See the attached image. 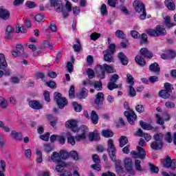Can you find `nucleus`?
Returning a JSON list of instances; mask_svg holds the SVG:
<instances>
[{
	"label": "nucleus",
	"instance_id": "nucleus-1",
	"mask_svg": "<svg viewBox=\"0 0 176 176\" xmlns=\"http://www.w3.org/2000/svg\"><path fill=\"white\" fill-rule=\"evenodd\" d=\"M133 7L135 12L140 13V19L145 20L146 19V10L145 9V5L142 1L136 0L133 2Z\"/></svg>",
	"mask_w": 176,
	"mask_h": 176
},
{
	"label": "nucleus",
	"instance_id": "nucleus-2",
	"mask_svg": "<svg viewBox=\"0 0 176 176\" xmlns=\"http://www.w3.org/2000/svg\"><path fill=\"white\" fill-rule=\"evenodd\" d=\"M50 5L54 8L55 10L58 13H63V19L68 17V14L64 10V6H63V1L61 0H50Z\"/></svg>",
	"mask_w": 176,
	"mask_h": 176
},
{
	"label": "nucleus",
	"instance_id": "nucleus-3",
	"mask_svg": "<svg viewBox=\"0 0 176 176\" xmlns=\"http://www.w3.org/2000/svg\"><path fill=\"white\" fill-rule=\"evenodd\" d=\"M146 32L149 36H164L167 34L166 29L160 25H157L155 30H148Z\"/></svg>",
	"mask_w": 176,
	"mask_h": 176
},
{
	"label": "nucleus",
	"instance_id": "nucleus-4",
	"mask_svg": "<svg viewBox=\"0 0 176 176\" xmlns=\"http://www.w3.org/2000/svg\"><path fill=\"white\" fill-rule=\"evenodd\" d=\"M115 49H116V45H115V44H110L109 48L103 51L104 61L113 63V56L112 55L115 53Z\"/></svg>",
	"mask_w": 176,
	"mask_h": 176
},
{
	"label": "nucleus",
	"instance_id": "nucleus-5",
	"mask_svg": "<svg viewBox=\"0 0 176 176\" xmlns=\"http://www.w3.org/2000/svg\"><path fill=\"white\" fill-rule=\"evenodd\" d=\"M107 152L110 156V159L113 162H116V147H115L112 139H109L107 142Z\"/></svg>",
	"mask_w": 176,
	"mask_h": 176
},
{
	"label": "nucleus",
	"instance_id": "nucleus-6",
	"mask_svg": "<svg viewBox=\"0 0 176 176\" xmlns=\"http://www.w3.org/2000/svg\"><path fill=\"white\" fill-rule=\"evenodd\" d=\"M119 78V75L118 74H113L110 77V82L107 85L109 90H113V89L122 88V84H116Z\"/></svg>",
	"mask_w": 176,
	"mask_h": 176
},
{
	"label": "nucleus",
	"instance_id": "nucleus-7",
	"mask_svg": "<svg viewBox=\"0 0 176 176\" xmlns=\"http://www.w3.org/2000/svg\"><path fill=\"white\" fill-rule=\"evenodd\" d=\"M54 96L55 97V101L58 105V107L63 109L67 104H68V101H67V99L65 98H62V95L60 93L55 92L54 94Z\"/></svg>",
	"mask_w": 176,
	"mask_h": 176
},
{
	"label": "nucleus",
	"instance_id": "nucleus-8",
	"mask_svg": "<svg viewBox=\"0 0 176 176\" xmlns=\"http://www.w3.org/2000/svg\"><path fill=\"white\" fill-rule=\"evenodd\" d=\"M137 149L138 152L134 151L131 152L132 157H133V159H142V160H144V159H145V156H146L145 149L140 146L137 147Z\"/></svg>",
	"mask_w": 176,
	"mask_h": 176
},
{
	"label": "nucleus",
	"instance_id": "nucleus-9",
	"mask_svg": "<svg viewBox=\"0 0 176 176\" xmlns=\"http://www.w3.org/2000/svg\"><path fill=\"white\" fill-rule=\"evenodd\" d=\"M163 166L164 167H166V168H171L172 170H175L176 168V160H171V157L170 156H166L163 162Z\"/></svg>",
	"mask_w": 176,
	"mask_h": 176
},
{
	"label": "nucleus",
	"instance_id": "nucleus-10",
	"mask_svg": "<svg viewBox=\"0 0 176 176\" xmlns=\"http://www.w3.org/2000/svg\"><path fill=\"white\" fill-rule=\"evenodd\" d=\"M124 115L126 116L130 124H134V120L137 119V115L133 111H124Z\"/></svg>",
	"mask_w": 176,
	"mask_h": 176
},
{
	"label": "nucleus",
	"instance_id": "nucleus-11",
	"mask_svg": "<svg viewBox=\"0 0 176 176\" xmlns=\"http://www.w3.org/2000/svg\"><path fill=\"white\" fill-rule=\"evenodd\" d=\"M65 126L67 129H70L72 131H78V122L75 120H69L66 122Z\"/></svg>",
	"mask_w": 176,
	"mask_h": 176
},
{
	"label": "nucleus",
	"instance_id": "nucleus-12",
	"mask_svg": "<svg viewBox=\"0 0 176 176\" xmlns=\"http://www.w3.org/2000/svg\"><path fill=\"white\" fill-rule=\"evenodd\" d=\"M140 124L144 130H151L152 131H157L158 128L153 126L150 124H148L142 120L140 121Z\"/></svg>",
	"mask_w": 176,
	"mask_h": 176
},
{
	"label": "nucleus",
	"instance_id": "nucleus-13",
	"mask_svg": "<svg viewBox=\"0 0 176 176\" xmlns=\"http://www.w3.org/2000/svg\"><path fill=\"white\" fill-rule=\"evenodd\" d=\"M10 17V12L3 7L0 8V19L8 20Z\"/></svg>",
	"mask_w": 176,
	"mask_h": 176
},
{
	"label": "nucleus",
	"instance_id": "nucleus-14",
	"mask_svg": "<svg viewBox=\"0 0 176 176\" xmlns=\"http://www.w3.org/2000/svg\"><path fill=\"white\" fill-rule=\"evenodd\" d=\"M29 106L33 109H42L43 108V104L38 100H30L29 102Z\"/></svg>",
	"mask_w": 176,
	"mask_h": 176
},
{
	"label": "nucleus",
	"instance_id": "nucleus-15",
	"mask_svg": "<svg viewBox=\"0 0 176 176\" xmlns=\"http://www.w3.org/2000/svg\"><path fill=\"white\" fill-rule=\"evenodd\" d=\"M124 167L128 173L133 171V160L131 158H126L124 161Z\"/></svg>",
	"mask_w": 176,
	"mask_h": 176
},
{
	"label": "nucleus",
	"instance_id": "nucleus-16",
	"mask_svg": "<svg viewBox=\"0 0 176 176\" xmlns=\"http://www.w3.org/2000/svg\"><path fill=\"white\" fill-rule=\"evenodd\" d=\"M104 102V94L99 92L96 95L95 104L96 105H102Z\"/></svg>",
	"mask_w": 176,
	"mask_h": 176
},
{
	"label": "nucleus",
	"instance_id": "nucleus-17",
	"mask_svg": "<svg viewBox=\"0 0 176 176\" xmlns=\"http://www.w3.org/2000/svg\"><path fill=\"white\" fill-rule=\"evenodd\" d=\"M164 143L163 142H156L153 141L151 144V148H152L154 151H159L163 148Z\"/></svg>",
	"mask_w": 176,
	"mask_h": 176
},
{
	"label": "nucleus",
	"instance_id": "nucleus-18",
	"mask_svg": "<svg viewBox=\"0 0 176 176\" xmlns=\"http://www.w3.org/2000/svg\"><path fill=\"white\" fill-rule=\"evenodd\" d=\"M51 160L58 164V163H63L61 161V157L60 156V153L57 152H53L51 155Z\"/></svg>",
	"mask_w": 176,
	"mask_h": 176
},
{
	"label": "nucleus",
	"instance_id": "nucleus-19",
	"mask_svg": "<svg viewBox=\"0 0 176 176\" xmlns=\"http://www.w3.org/2000/svg\"><path fill=\"white\" fill-rule=\"evenodd\" d=\"M99 68L101 69V71H102V69H105L107 74H113L114 72H116V71L115 70V69H113V67L107 64L100 65Z\"/></svg>",
	"mask_w": 176,
	"mask_h": 176
},
{
	"label": "nucleus",
	"instance_id": "nucleus-20",
	"mask_svg": "<svg viewBox=\"0 0 176 176\" xmlns=\"http://www.w3.org/2000/svg\"><path fill=\"white\" fill-rule=\"evenodd\" d=\"M10 137L16 140V141H23V135L20 132L16 131H12L10 133Z\"/></svg>",
	"mask_w": 176,
	"mask_h": 176
},
{
	"label": "nucleus",
	"instance_id": "nucleus-21",
	"mask_svg": "<svg viewBox=\"0 0 176 176\" xmlns=\"http://www.w3.org/2000/svg\"><path fill=\"white\" fill-rule=\"evenodd\" d=\"M140 53L142 56L145 57V58H152V57H153V54L146 48H142L140 50Z\"/></svg>",
	"mask_w": 176,
	"mask_h": 176
},
{
	"label": "nucleus",
	"instance_id": "nucleus-22",
	"mask_svg": "<svg viewBox=\"0 0 176 176\" xmlns=\"http://www.w3.org/2000/svg\"><path fill=\"white\" fill-rule=\"evenodd\" d=\"M100 133H98L97 131H94L89 133V141H100Z\"/></svg>",
	"mask_w": 176,
	"mask_h": 176
},
{
	"label": "nucleus",
	"instance_id": "nucleus-23",
	"mask_svg": "<svg viewBox=\"0 0 176 176\" xmlns=\"http://www.w3.org/2000/svg\"><path fill=\"white\" fill-rule=\"evenodd\" d=\"M5 68H8V63H6L5 55L0 54V69H5Z\"/></svg>",
	"mask_w": 176,
	"mask_h": 176
},
{
	"label": "nucleus",
	"instance_id": "nucleus-24",
	"mask_svg": "<svg viewBox=\"0 0 176 176\" xmlns=\"http://www.w3.org/2000/svg\"><path fill=\"white\" fill-rule=\"evenodd\" d=\"M13 32H14L13 27L8 25L6 29V39H10L12 35H13Z\"/></svg>",
	"mask_w": 176,
	"mask_h": 176
},
{
	"label": "nucleus",
	"instance_id": "nucleus-25",
	"mask_svg": "<svg viewBox=\"0 0 176 176\" xmlns=\"http://www.w3.org/2000/svg\"><path fill=\"white\" fill-rule=\"evenodd\" d=\"M118 58H120L123 65H127L129 64V59L123 52L118 53Z\"/></svg>",
	"mask_w": 176,
	"mask_h": 176
},
{
	"label": "nucleus",
	"instance_id": "nucleus-26",
	"mask_svg": "<svg viewBox=\"0 0 176 176\" xmlns=\"http://www.w3.org/2000/svg\"><path fill=\"white\" fill-rule=\"evenodd\" d=\"M149 69L151 72H155V74H159L160 72V67L157 63H154L149 66Z\"/></svg>",
	"mask_w": 176,
	"mask_h": 176
},
{
	"label": "nucleus",
	"instance_id": "nucleus-27",
	"mask_svg": "<svg viewBox=\"0 0 176 176\" xmlns=\"http://www.w3.org/2000/svg\"><path fill=\"white\" fill-rule=\"evenodd\" d=\"M76 42L77 44L73 45V49L74 52L79 53L82 50V44L80 43V40L79 38H76Z\"/></svg>",
	"mask_w": 176,
	"mask_h": 176
},
{
	"label": "nucleus",
	"instance_id": "nucleus-28",
	"mask_svg": "<svg viewBox=\"0 0 176 176\" xmlns=\"http://www.w3.org/2000/svg\"><path fill=\"white\" fill-rule=\"evenodd\" d=\"M98 114L96 113V111H92L91 113V120L94 124L98 123Z\"/></svg>",
	"mask_w": 176,
	"mask_h": 176
},
{
	"label": "nucleus",
	"instance_id": "nucleus-29",
	"mask_svg": "<svg viewBox=\"0 0 176 176\" xmlns=\"http://www.w3.org/2000/svg\"><path fill=\"white\" fill-rule=\"evenodd\" d=\"M135 62L137 63V64H138V65H140V67H144V65H145V64H146V61H145V58H144L141 56H137L135 58Z\"/></svg>",
	"mask_w": 176,
	"mask_h": 176
},
{
	"label": "nucleus",
	"instance_id": "nucleus-30",
	"mask_svg": "<svg viewBox=\"0 0 176 176\" xmlns=\"http://www.w3.org/2000/svg\"><path fill=\"white\" fill-rule=\"evenodd\" d=\"M165 4L166 8H168L169 10H175V4L174 3V1H173V0H166Z\"/></svg>",
	"mask_w": 176,
	"mask_h": 176
},
{
	"label": "nucleus",
	"instance_id": "nucleus-31",
	"mask_svg": "<svg viewBox=\"0 0 176 176\" xmlns=\"http://www.w3.org/2000/svg\"><path fill=\"white\" fill-rule=\"evenodd\" d=\"M87 93H89V91H87V89H86V88H82L81 93H80L78 95H77V97L80 100L86 98V97H87Z\"/></svg>",
	"mask_w": 176,
	"mask_h": 176
},
{
	"label": "nucleus",
	"instance_id": "nucleus-32",
	"mask_svg": "<svg viewBox=\"0 0 176 176\" xmlns=\"http://www.w3.org/2000/svg\"><path fill=\"white\" fill-rule=\"evenodd\" d=\"M159 96L162 98H164L166 100L167 98H170V92H168V91L163 89L159 92Z\"/></svg>",
	"mask_w": 176,
	"mask_h": 176
},
{
	"label": "nucleus",
	"instance_id": "nucleus-33",
	"mask_svg": "<svg viewBox=\"0 0 176 176\" xmlns=\"http://www.w3.org/2000/svg\"><path fill=\"white\" fill-rule=\"evenodd\" d=\"M119 141L120 148H123L126 144H129V139L126 136H121Z\"/></svg>",
	"mask_w": 176,
	"mask_h": 176
},
{
	"label": "nucleus",
	"instance_id": "nucleus-34",
	"mask_svg": "<svg viewBox=\"0 0 176 176\" xmlns=\"http://www.w3.org/2000/svg\"><path fill=\"white\" fill-rule=\"evenodd\" d=\"M78 133L79 134H84V135H86V133L89 131V128L86 125H82L78 129H77Z\"/></svg>",
	"mask_w": 176,
	"mask_h": 176
},
{
	"label": "nucleus",
	"instance_id": "nucleus-35",
	"mask_svg": "<svg viewBox=\"0 0 176 176\" xmlns=\"http://www.w3.org/2000/svg\"><path fill=\"white\" fill-rule=\"evenodd\" d=\"M66 9V10H65ZM65 9L63 8V10L67 13V17L69 16V12L72 11V4H71V2L67 1L65 3Z\"/></svg>",
	"mask_w": 176,
	"mask_h": 176
},
{
	"label": "nucleus",
	"instance_id": "nucleus-36",
	"mask_svg": "<svg viewBox=\"0 0 176 176\" xmlns=\"http://www.w3.org/2000/svg\"><path fill=\"white\" fill-rule=\"evenodd\" d=\"M102 134L103 137H106V138H109V137L113 136V132H112L111 130H103L102 131Z\"/></svg>",
	"mask_w": 176,
	"mask_h": 176
},
{
	"label": "nucleus",
	"instance_id": "nucleus-37",
	"mask_svg": "<svg viewBox=\"0 0 176 176\" xmlns=\"http://www.w3.org/2000/svg\"><path fill=\"white\" fill-rule=\"evenodd\" d=\"M153 139L155 142H163V134L162 133H157L153 135Z\"/></svg>",
	"mask_w": 176,
	"mask_h": 176
},
{
	"label": "nucleus",
	"instance_id": "nucleus-38",
	"mask_svg": "<svg viewBox=\"0 0 176 176\" xmlns=\"http://www.w3.org/2000/svg\"><path fill=\"white\" fill-rule=\"evenodd\" d=\"M164 89L168 93H172L173 90H174V87L170 82H166L164 84Z\"/></svg>",
	"mask_w": 176,
	"mask_h": 176
},
{
	"label": "nucleus",
	"instance_id": "nucleus-39",
	"mask_svg": "<svg viewBox=\"0 0 176 176\" xmlns=\"http://www.w3.org/2000/svg\"><path fill=\"white\" fill-rule=\"evenodd\" d=\"M135 167L137 171H144V169H142V166H141V160H135Z\"/></svg>",
	"mask_w": 176,
	"mask_h": 176
},
{
	"label": "nucleus",
	"instance_id": "nucleus-40",
	"mask_svg": "<svg viewBox=\"0 0 176 176\" xmlns=\"http://www.w3.org/2000/svg\"><path fill=\"white\" fill-rule=\"evenodd\" d=\"M71 157L72 159H73L74 160H79V155H78V152H76V151H70L69 154V157Z\"/></svg>",
	"mask_w": 176,
	"mask_h": 176
},
{
	"label": "nucleus",
	"instance_id": "nucleus-41",
	"mask_svg": "<svg viewBox=\"0 0 176 176\" xmlns=\"http://www.w3.org/2000/svg\"><path fill=\"white\" fill-rule=\"evenodd\" d=\"M59 155L61 157V159H63L64 160L69 157V153L64 150L60 151Z\"/></svg>",
	"mask_w": 176,
	"mask_h": 176
},
{
	"label": "nucleus",
	"instance_id": "nucleus-42",
	"mask_svg": "<svg viewBox=\"0 0 176 176\" xmlns=\"http://www.w3.org/2000/svg\"><path fill=\"white\" fill-rule=\"evenodd\" d=\"M168 58L169 60H173V58H175L176 57V53L174 50H168L167 51Z\"/></svg>",
	"mask_w": 176,
	"mask_h": 176
},
{
	"label": "nucleus",
	"instance_id": "nucleus-43",
	"mask_svg": "<svg viewBox=\"0 0 176 176\" xmlns=\"http://www.w3.org/2000/svg\"><path fill=\"white\" fill-rule=\"evenodd\" d=\"M151 173L157 174L159 173V168L155 166L153 164H149Z\"/></svg>",
	"mask_w": 176,
	"mask_h": 176
},
{
	"label": "nucleus",
	"instance_id": "nucleus-44",
	"mask_svg": "<svg viewBox=\"0 0 176 176\" xmlns=\"http://www.w3.org/2000/svg\"><path fill=\"white\" fill-rule=\"evenodd\" d=\"M87 75L88 76L89 79H93L94 76H96V74L94 73V70L90 68L87 69Z\"/></svg>",
	"mask_w": 176,
	"mask_h": 176
},
{
	"label": "nucleus",
	"instance_id": "nucleus-45",
	"mask_svg": "<svg viewBox=\"0 0 176 176\" xmlns=\"http://www.w3.org/2000/svg\"><path fill=\"white\" fill-rule=\"evenodd\" d=\"M148 43V36L146 34H142L140 36V45Z\"/></svg>",
	"mask_w": 176,
	"mask_h": 176
},
{
	"label": "nucleus",
	"instance_id": "nucleus-46",
	"mask_svg": "<svg viewBox=\"0 0 176 176\" xmlns=\"http://www.w3.org/2000/svg\"><path fill=\"white\" fill-rule=\"evenodd\" d=\"M69 98H75V87L72 85L69 90Z\"/></svg>",
	"mask_w": 176,
	"mask_h": 176
},
{
	"label": "nucleus",
	"instance_id": "nucleus-47",
	"mask_svg": "<svg viewBox=\"0 0 176 176\" xmlns=\"http://www.w3.org/2000/svg\"><path fill=\"white\" fill-rule=\"evenodd\" d=\"M62 167H67V164H65L64 162L58 163L56 168V171H58V173L62 171Z\"/></svg>",
	"mask_w": 176,
	"mask_h": 176
},
{
	"label": "nucleus",
	"instance_id": "nucleus-48",
	"mask_svg": "<svg viewBox=\"0 0 176 176\" xmlns=\"http://www.w3.org/2000/svg\"><path fill=\"white\" fill-rule=\"evenodd\" d=\"M101 34L97 33V32H94L90 35V38L91 41H97L99 38H100Z\"/></svg>",
	"mask_w": 176,
	"mask_h": 176
},
{
	"label": "nucleus",
	"instance_id": "nucleus-49",
	"mask_svg": "<svg viewBox=\"0 0 176 176\" xmlns=\"http://www.w3.org/2000/svg\"><path fill=\"white\" fill-rule=\"evenodd\" d=\"M164 140L168 142V144H171L173 142V138L171 137V133L167 132L165 134Z\"/></svg>",
	"mask_w": 176,
	"mask_h": 176
},
{
	"label": "nucleus",
	"instance_id": "nucleus-50",
	"mask_svg": "<svg viewBox=\"0 0 176 176\" xmlns=\"http://www.w3.org/2000/svg\"><path fill=\"white\" fill-rule=\"evenodd\" d=\"M116 36H117V38H120L121 39H124V38H126L124 32L119 30L116 32Z\"/></svg>",
	"mask_w": 176,
	"mask_h": 176
},
{
	"label": "nucleus",
	"instance_id": "nucleus-51",
	"mask_svg": "<svg viewBox=\"0 0 176 176\" xmlns=\"http://www.w3.org/2000/svg\"><path fill=\"white\" fill-rule=\"evenodd\" d=\"M100 12L102 16H107V14H108V10H107V5L102 4L101 6Z\"/></svg>",
	"mask_w": 176,
	"mask_h": 176
},
{
	"label": "nucleus",
	"instance_id": "nucleus-52",
	"mask_svg": "<svg viewBox=\"0 0 176 176\" xmlns=\"http://www.w3.org/2000/svg\"><path fill=\"white\" fill-rule=\"evenodd\" d=\"M36 155H37V158H36L37 163H42L43 162L42 151L39 150H36Z\"/></svg>",
	"mask_w": 176,
	"mask_h": 176
},
{
	"label": "nucleus",
	"instance_id": "nucleus-53",
	"mask_svg": "<svg viewBox=\"0 0 176 176\" xmlns=\"http://www.w3.org/2000/svg\"><path fill=\"white\" fill-rule=\"evenodd\" d=\"M67 69L69 74L74 72V65L71 62H67L66 65Z\"/></svg>",
	"mask_w": 176,
	"mask_h": 176
},
{
	"label": "nucleus",
	"instance_id": "nucleus-54",
	"mask_svg": "<svg viewBox=\"0 0 176 176\" xmlns=\"http://www.w3.org/2000/svg\"><path fill=\"white\" fill-rule=\"evenodd\" d=\"M43 148L44 151L47 152V153H49L50 152H52V151H53V147L49 144H44Z\"/></svg>",
	"mask_w": 176,
	"mask_h": 176
},
{
	"label": "nucleus",
	"instance_id": "nucleus-55",
	"mask_svg": "<svg viewBox=\"0 0 176 176\" xmlns=\"http://www.w3.org/2000/svg\"><path fill=\"white\" fill-rule=\"evenodd\" d=\"M129 96L131 97H135L137 92H135V89H134V87H133V85H129Z\"/></svg>",
	"mask_w": 176,
	"mask_h": 176
},
{
	"label": "nucleus",
	"instance_id": "nucleus-56",
	"mask_svg": "<svg viewBox=\"0 0 176 176\" xmlns=\"http://www.w3.org/2000/svg\"><path fill=\"white\" fill-rule=\"evenodd\" d=\"M126 77L128 83L130 85V86H133L134 85V78H133V76L127 74Z\"/></svg>",
	"mask_w": 176,
	"mask_h": 176
},
{
	"label": "nucleus",
	"instance_id": "nucleus-57",
	"mask_svg": "<svg viewBox=\"0 0 176 176\" xmlns=\"http://www.w3.org/2000/svg\"><path fill=\"white\" fill-rule=\"evenodd\" d=\"M135 109L137 111V112H138L139 113H142V112L145 111V108L144 107V106L142 104H138L135 107Z\"/></svg>",
	"mask_w": 176,
	"mask_h": 176
},
{
	"label": "nucleus",
	"instance_id": "nucleus-58",
	"mask_svg": "<svg viewBox=\"0 0 176 176\" xmlns=\"http://www.w3.org/2000/svg\"><path fill=\"white\" fill-rule=\"evenodd\" d=\"M73 105L74 107V110L76 112H80V111H82V106H80V104H78V102H73Z\"/></svg>",
	"mask_w": 176,
	"mask_h": 176
},
{
	"label": "nucleus",
	"instance_id": "nucleus-59",
	"mask_svg": "<svg viewBox=\"0 0 176 176\" xmlns=\"http://www.w3.org/2000/svg\"><path fill=\"white\" fill-rule=\"evenodd\" d=\"M49 137H50V133H46L44 135H40L39 138H41V140H43V141H49Z\"/></svg>",
	"mask_w": 176,
	"mask_h": 176
},
{
	"label": "nucleus",
	"instance_id": "nucleus-60",
	"mask_svg": "<svg viewBox=\"0 0 176 176\" xmlns=\"http://www.w3.org/2000/svg\"><path fill=\"white\" fill-rule=\"evenodd\" d=\"M171 18L170 16H166L165 18V24L166 27H173L174 25H173L170 22Z\"/></svg>",
	"mask_w": 176,
	"mask_h": 176
},
{
	"label": "nucleus",
	"instance_id": "nucleus-61",
	"mask_svg": "<svg viewBox=\"0 0 176 176\" xmlns=\"http://www.w3.org/2000/svg\"><path fill=\"white\" fill-rule=\"evenodd\" d=\"M46 85L48 87H50V89H56V87H57L56 82L54 81H48L46 82Z\"/></svg>",
	"mask_w": 176,
	"mask_h": 176
},
{
	"label": "nucleus",
	"instance_id": "nucleus-62",
	"mask_svg": "<svg viewBox=\"0 0 176 176\" xmlns=\"http://www.w3.org/2000/svg\"><path fill=\"white\" fill-rule=\"evenodd\" d=\"M94 88L97 89V90H101V89H102V83H101V82L99 81L95 82Z\"/></svg>",
	"mask_w": 176,
	"mask_h": 176
},
{
	"label": "nucleus",
	"instance_id": "nucleus-63",
	"mask_svg": "<svg viewBox=\"0 0 176 176\" xmlns=\"http://www.w3.org/2000/svg\"><path fill=\"white\" fill-rule=\"evenodd\" d=\"M85 138H86V135L81 133L75 137L76 141H82V140H85Z\"/></svg>",
	"mask_w": 176,
	"mask_h": 176
},
{
	"label": "nucleus",
	"instance_id": "nucleus-64",
	"mask_svg": "<svg viewBox=\"0 0 176 176\" xmlns=\"http://www.w3.org/2000/svg\"><path fill=\"white\" fill-rule=\"evenodd\" d=\"M166 108H175V104L171 101H168L165 103Z\"/></svg>",
	"mask_w": 176,
	"mask_h": 176
}]
</instances>
